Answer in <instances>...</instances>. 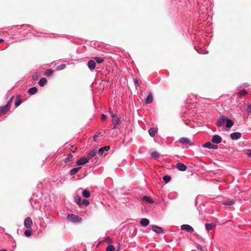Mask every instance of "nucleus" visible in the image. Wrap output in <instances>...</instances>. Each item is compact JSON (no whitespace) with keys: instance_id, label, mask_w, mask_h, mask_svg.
<instances>
[{"instance_id":"8","label":"nucleus","mask_w":251,"mask_h":251,"mask_svg":"<svg viewBox=\"0 0 251 251\" xmlns=\"http://www.w3.org/2000/svg\"><path fill=\"white\" fill-rule=\"evenodd\" d=\"M32 221L30 217L25 218L24 221V226L27 228H30L32 225Z\"/></svg>"},{"instance_id":"48","label":"nucleus","mask_w":251,"mask_h":251,"mask_svg":"<svg viewBox=\"0 0 251 251\" xmlns=\"http://www.w3.org/2000/svg\"><path fill=\"white\" fill-rule=\"evenodd\" d=\"M0 251H7V250L6 249H2L0 250Z\"/></svg>"},{"instance_id":"49","label":"nucleus","mask_w":251,"mask_h":251,"mask_svg":"<svg viewBox=\"0 0 251 251\" xmlns=\"http://www.w3.org/2000/svg\"><path fill=\"white\" fill-rule=\"evenodd\" d=\"M244 86L245 87H248V86H249V85L248 84H244Z\"/></svg>"},{"instance_id":"40","label":"nucleus","mask_w":251,"mask_h":251,"mask_svg":"<svg viewBox=\"0 0 251 251\" xmlns=\"http://www.w3.org/2000/svg\"><path fill=\"white\" fill-rule=\"evenodd\" d=\"M247 110L250 113H251V104H249L248 105V109H247Z\"/></svg>"},{"instance_id":"23","label":"nucleus","mask_w":251,"mask_h":251,"mask_svg":"<svg viewBox=\"0 0 251 251\" xmlns=\"http://www.w3.org/2000/svg\"><path fill=\"white\" fill-rule=\"evenodd\" d=\"M47 79L45 77H42L40 79L38 82V84L40 87H43L47 84Z\"/></svg>"},{"instance_id":"34","label":"nucleus","mask_w":251,"mask_h":251,"mask_svg":"<svg viewBox=\"0 0 251 251\" xmlns=\"http://www.w3.org/2000/svg\"><path fill=\"white\" fill-rule=\"evenodd\" d=\"M171 177L170 176L166 175L164 176L163 177V180L166 182L167 183L170 181Z\"/></svg>"},{"instance_id":"15","label":"nucleus","mask_w":251,"mask_h":251,"mask_svg":"<svg viewBox=\"0 0 251 251\" xmlns=\"http://www.w3.org/2000/svg\"><path fill=\"white\" fill-rule=\"evenodd\" d=\"M176 167L180 171H185L187 169V166L179 162L176 164Z\"/></svg>"},{"instance_id":"30","label":"nucleus","mask_w":251,"mask_h":251,"mask_svg":"<svg viewBox=\"0 0 251 251\" xmlns=\"http://www.w3.org/2000/svg\"><path fill=\"white\" fill-rule=\"evenodd\" d=\"M73 157V156L71 153L68 154L67 155V157H66V158L64 159V162L66 163H67L69 162H70L72 160Z\"/></svg>"},{"instance_id":"1","label":"nucleus","mask_w":251,"mask_h":251,"mask_svg":"<svg viewBox=\"0 0 251 251\" xmlns=\"http://www.w3.org/2000/svg\"><path fill=\"white\" fill-rule=\"evenodd\" d=\"M109 112L110 113V115L112 117V122L113 125H114L113 128L114 129H118L119 125L120 124V120L119 118L117 116V115L114 114L112 111L109 110Z\"/></svg>"},{"instance_id":"46","label":"nucleus","mask_w":251,"mask_h":251,"mask_svg":"<svg viewBox=\"0 0 251 251\" xmlns=\"http://www.w3.org/2000/svg\"><path fill=\"white\" fill-rule=\"evenodd\" d=\"M65 67H66V65L62 64V65H61V68H60L59 70L63 69L65 68Z\"/></svg>"},{"instance_id":"27","label":"nucleus","mask_w":251,"mask_h":251,"mask_svg":"<svg viewBox=\"0 0 251 251\" xmlns=\"http://www.w3.org/2000/svg\"><path fill=\"white\" fill-rule=\"evenodd\" d=\"M22 101L19 96L16 97V101L15 102V105L17 107L19 106L22 103Z\"/></svg>"},{"instance_id":"13","label":"nucleus","mask_w":251,"mask_h":251,"mask_svg":"<svg viewBox=\"0 0 251 251\" xmlns=\"http://www.w3.org/2000/svg\"><path fill=\"white\" fill-rule=\"evenodd\" d=\"M151 229L156 233H162L163 232V229L159 226L156 225H153L151 226Z\"/></svg>"},{"instance_id":"36","label":"nucleus","mask_w":251,"mask_h":251,"mask_svg":"<svg viewBox=\"0 0 251 251\" xmlns=\"http://www.w3.org/2000/svg\"><path fill=\"white\" fill-rule=\"evenodd\" d=\"M106 251H115V248L112 245H109L106 248Z\"/></svg>"},{"instance_id":"35","label":"nucleus","mask_w":251,"mask_h":251,"mask_svg":"<svg viewBox=\"0 0 251 251\" xmlns=\"http://www.w3.org/2000/svg\"><path fill=\"white\" fill-rule=\"evenodd\" d=\"M53 73V71L51 69H48L47 70V71L45 72V75L49 76L51 75Z\"/></svg>"},{"instance_id":"10","label":"nucleus","mask_w":251,"mask_h":251,"mask_svg":"<svg viewBox=\"0 0 251 251\" xmlns=\"http://www.w3.org/2000/svg\"><path fill=\"white\" fill-rule=\"evenodd\" d=\"M204 148H207L209 149L216 150L218 149V146L212 144L210 142H207L204 144L202 146Z\"/></svg>"},{"instance_id":"9","label":"nucleus","mask_w":251,"mask_h":251,"mask_svg":"<svg viewBox=\"0 0 251 251\" xmlns=\"http://www.w3.org/2000/svg\"><path fill=\"white\" fill-rule=\"evenodd\" d=\"M211 141L213 143L219 144L222 142V138L218 135H214L212 136Z\"/></svg>"},{"instance_id":"18","label":"nucleus","mask_w":251,"mask_h":251,"mask_svg":"<svg viewBox=\"0 0 251 251\" xmlns=\"http://www.w3.org/2000/svg\"><path fill=\"white\" fill-rule=\"evenodd\" d=\"M149 223H150L149 220L147 218H143V219H141L140 222V225L142 226H144V227L147 226L149 224Z\"/></svg>"},{"instance_id":"31","label":"nucleus","mask_w":251,"mask_h":251,"mask_svg":"<svg viewBox=\"0 0 251 251\" xmlns=\"http://www.w3.org/2000/svg\"><path fill=\"white\" fill-rule=\"evenodd\" d=\"M94 59L95 60V61L99 64L102 63L104 60L103 57H95Z\"/></svg>"},{"instance_id":"20","label":"nucleus","mask_w":251,"mask_h":251,"mask_svg":"<svg viewBox=\"0 0 251 251\" xmlns=\"http://www.w3.org/2000/svg\"><path fill=\"white\" fill-rule=\"evenodd\" d=\"M216 226V224L214 223L211 224H206L205 225V228L207 231H209L212 229V228Z\"/></svg>"},{"instance_id":"39","label":"nucleus","mask_w":251,"mask_h":251,"mask_svg":"<svg viewBox=\"0 0 251 251\" xmlns=\"http://www.w3.org/2000/svg\"><path fill=\"white\" fill-rule=\"evenodd\" d=\"M38 75L37 74H34L32 75V79L34 80H37L38 79Z\"/></svg>"},{"instance_id":"25","label":"nucleus","mask_w":251,"mask_h":251,"mask_svg":"<svg viewBox=\"0 0 251 251\" xmlns=\"http://www.w3.org/2000/svg\"><path fill=\"white\" fill-rule=\"evenodd\" d=\"M80 169H81V167H76V168L72 169L70 172V175L73 176V175L76 174Z\"/></svg>"},{"instance_id":"14","label":"nucleus","mask_w":251,"mask_h":251,"mask_svg":"<svg viewBox=\"0 0 251 251\" xmlns=\"http://www.w3.org/2000/svg\"><path fill=\"white\" fill-rule=\"evenodd\" d=\"M152 101H153L152 94V93L151 92H150L149 93V94H148V96H147V98H146V99L145 100V103L146 104H150V103H151L152 102Z\"/></svg>"},{"instance_id":"22","label":"nucleus","mask_w":251,"mask_h":251,"mask_svg":"<svg viewBox=\"0 0 251 251\" xmlns=\"http://www.w3.org/2000/svg\"><path fill=\"white\" fill-rule=\"evenodd\" d=\"M142 200L144 201L148 202L149 203H153L154 202V201L150 197L148 196H144Z\"/></svg>"},{"instance_id":"17","label":"nucleus","mask_w":251,"mask_h":251,"mask_svg":"<svg viewBox=\"0 0 251 251\" xmlns=\"http://www.w3.org/2000/svg\"><path fill=\"white\" fill-rule=\"evenodd\" d=\"M98 151L97 150H93L91 151H90L88 154H87V158L89 159V160L90 159H91L92 157H94L96 155Z\"/></svg>"},{"instance_id":"42","label":"nucleus","mask_w":251,"mask_h":251,"mask_svg":"<svg viewBox=\"0 0 251 251\" xmlns=\"http://www.w3.org/2000/svg\"><path fill=\"white\" fill-rule=\"evenodd\" d=\"M247 155L248 156L251 157V150H249L247 151Z\"/></svg>"},{"instance_id":"21","label":"nucleus","mask_w":251,"mask_h":251,"mask_svg":"<svg viewBox=\"0 0 251 251\" xmlns=\"http://www.w3.org/2000/svg\"><path fill=\"white\" fill-rule=\"evenodd\" d=\"M109 148H110L108 146H105L102 148H100L99 149L98 153L100 156H101L103 153L104 151H108L109 149Z\"/></svg>"},{"instance_id":"44","label":"nucleus","mask_w":251,"mask_h":251,"mask_svg":"<svg viewBox=\"0 0 251 251\" xmlns=\"http://www.w3.org/2000/svg\"><path fill=\"white\" fill-rule=\"evenodd\" d=\"M197 249L198 250L201 251H203V248H202V247L201 245H199L198 247H197Z\"/></svg>"},{"instance_id":"33","label":"nucleus","mask_w":251,"mask_h":251,"mask_svg":"<svg viewBox=\"0 0 251 251\" xmlns=\"http://www.w3.org/2000/svg\"><path fill=\"white\" fill-rule=\"evenodd\" d=\"M248 92L246 89H242L238 92V95L239 96H244L247 94Z\"/></svg>"},{"instance_id":"26","label":"nucleus","mask_w":251,"mask_h":251,"mask_svg":"<svg viewBox=\"0 0 251 251\" xmlns=\"http://www.w3.org/2000/svg\"><path fill=\"white\" fill-rule=\"evenodd\" d=\"M38 89L36 87L30 88L28 90V93L30 95H34L37 92Z\"/></svg>"},{"instance_id":"38","label":"nucleus","mask_w":251,"mask_h":251,"mask_svg":"<svg viewBox=\"0 0 251 251\" xmlns=\"http://www.w3.org/2000/svg\"><path fill=\"white\" fill-rule=\"evenodd\" d=\"M105 241L108 244H110L112 243V240L109 237H106L105 239Z\"/></svg>"},{"instance_id":"32","label":"nucleus","mask_w":251,"mask_h":251,"mask_svg":"<svg viewBox=\"0 0 251 251\" xmlns=\"http://www.w3.org/2000/svg\"><path fill=\"white\" fill-rule=\"evenodd\" d=\"M160 155V154L156 151H154L151 153V156L153 158H158Z\"/></svg>"},{"instance_id":"28","label":"nucleus","mask_w":251,"mask_h":251,"mask_svg":"<svg viewBox=\"0 0 251 251\" xmlns=\"http://www.w3.org/2000/svg\"><path fill=\"white\" fill-rule=\"evenodd\" d=\"M82 195L84 198H89L90 196V193L88 190L85 189L82 191Z\"/></svg>"},{"instance_id":"7","label":"nucleus","mask_w":251,"mask_h":251,"mask_svg":"<svg viewBox=\"0 0 251 251\" xmlns=\"http://www.w3.org/2000/svg\"><path fill=\"white\" fill-rule=\"evenodd\" d=\"M226 117L224 115L220 116L217 121V125L218 126H222L226 122Z\"/></svg>"},{"instance_id":"24","label":"nucleus","mask_w":251,"mask_h":251,"mask_svg":"<svg viewBox=\"0 0 251 251\" xmlns=\"http://www.w3.org/2000/svg\"><path fill=\"white\" fill-rule=\"evenodd\" d=\"M233 124L234 123L233 121L226 117V126L227 128H230L233 125Z\"/></svg>"},{"instance_id":"11","label":"nucleus","mask_w":251,"mask_h":251,"mask_svg":"<svg viewBox=\"0 0 251 251\" xmlns=\"http://www.w3.org/2000/svg\"><path fill=\"white\" fill-rule=\"evenodd\" d=\"M231 139L233 140H237L240 139L241 137V134L238 132H235L230 134Z\"/></svg>"},{"instance_id":"2","label":"nucleus","mask_w":251,"mask_h":251,"mask_svg":"<svg viewBox=\"0 0 251 251\" xmlns=\"http://www.w3.org/2000/svg\"><path fill=\"white\" fill-rule=\"evenodd\" d=\"M67 219L68 221L73 223H78L82 220L81 218H80L78 215L73 214H68L67 216Z\"/></svg>"},{"instance_id":"19","label":"nucleus","mask_w":251,"mask_h":251,"mask_svg":"<svg viewBox=\"0 0 251 251\" xmlns=\"http://www.w3.org/2000/svg\"><path fill=\"white\" fill-rule=\"evenodd\" d=\"M157 129L155 127H151L149 129V133L150 135L153 137L154 136L155 133L157 132Z\"/></svg>"},{"instance_id":"29","label":"nucleus","mask_w":251,"mask_h":251,"mask_svg":"<svg viewBox=\"0 0 251 251\" xmlns=\"http://www.w3.org/2000/svg\"><path fill=\"white\" fill-rule=\"evenodd\" d=\"M235 203V201L233 200H228L224 201L223 204L225 205L230 206L232 205Z\"/></svg>"},{"instance_id":"6","label":"nucleus","mask_w":251,"mask_h":251,"mask_svg":"<svg viewBox=\"0 0 251 251\" xmlns=\"http://www.w3.org/2000/svg\"><path fill=\"white\" fill-rule=\"evenodd\" d=\"M89 162V159L87 157H82L80 158L76 162L78 166L84 165Z\"/></svg>"},{"instance_id":"43","label":"nucleus","mask_w":251,"mask_h":251,"mask_svg":"<svg viewBox=\"0 0 251 251\" xmlns=\"http://www.w3.org/2000/svg\"><path fill=\"white\" fill-rule=\"evenodd\" d=\"M100 133H97L93 137L94 140H96V138L99 136Z\"/></svg>"},{"instance_id":"12","label":"nucleus","mask_w":251,"mask_h":251,"mask_svg":"<svg viewBox=\"0 0 251 251\" xmlns=\"http://www.w3.org/2000/svg\"><path fill=\"white\" fill-rule=\"evenodd\" d=\"M181 229L188 232H192L194 231L193 228L188 225H182L181 226Z\"/></svg>"},{"instance_id":"47","label":"nucleus","mask_w":251,"mask_h":251,"mask_svg":"<svg viewBox=\"0 0 251 251\" xmlns=\"http://www.w3.org/2000/svg\"><path fill=\"white\" fill-rule=\"evenodd\" d=\"M4 41V40L2 39H0V43Z\"/></svg>"},{"instance_id":"37","label":"nucleus","mask_w":251,"mask_h":251,"mask_svg":"<svg viewBox=\"0 0 251 251\" xmlns=\"http://www.w3.org/2000/svg\"><path fill=\"white\" fill-rule=\"evenodd\" d=\"M32 232L30 230H25L24 232V234L26 237H29L31 236Z\"/></svg>"},{"instance_id":"4","label":"nucleus","mask_w":251,"mask_h":251,"mask_svg":"<svg viewBox=\"0 0 251 251\" xmlns=\"http://www.w3.org/2000/svg\"><path fill=\"white\" fill-rule=\"evenodd\" d=\"M14 98V96H12L6 105L0 107V112H4L10 110L11 103H12Z\"/></svg>"},{"instance_id":"16","label":"nucleus","mask_w":251,"mask_h":251,"mask_svg":"<svg viewBox=\"0 0 251 251\" xmlns=\"http://www.w3.org/2000/svg\"><path fill=\"white\" fill-rule=\"evenodd\" d=\"M88 67L91 71H93L96 67V62L93 60H90L88 62Z\"/></svg>"},{"instance_id":"41","label":"nucleus","mask_w":251,"mask_h":251,"mask_svg":"<svg viewBox=\"0 0 251 251\" xmlns=\"http://www.w3.org/2000/svg\"><path fill=\"white\" fill-rule=\"evenodd\" d=\"M106 118H107V117L105 114H101V120L102 121L105 120L106 119Z\"/></svg>"},{"instance_id":"3","label":"nucleus","mask_w":251,"mask_h":251,"mask_svg":"<svg viewBox=\"0 0 251 251\" xmlns=\"http://www.w3.org/2000/svg\"><path fill=\"white\" fill-rule=\"evenodd\" d=\"M75 202L80 206L84 205L87 206L90 203L88 200L86 199H82L78 196L75 197Z\"/></svg>"},{"instance_id":"45","label":"nucleus","mask_w":251,"mask_h":251,"mask_svg":"<svg viewBox=\"0 0 251 251\" xmlns=\"http://www.w3.org/2000/svg\"><path fill=\"white\" fill-rule=\"evenodd\" d=\"M134 82L135 84H136L137 85L139 84L138 81V80L137 79H134Z\"/></svg>"},{"instance_id":"5","label":"nucleus","mask_w":251,"mask_h":251,"mask_svg":"<svg viewBox=\"0 0 251 251\" xmlns=\"http://www.w3.org/2000/svg\"><path fill=\"white\" fill-rule=\"evenodd\" d=\"M178 142L183 145H193V143L191 140L187 137H181L178 139Z\"/></svg>"}]
</instances>
